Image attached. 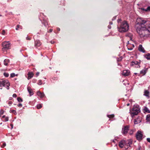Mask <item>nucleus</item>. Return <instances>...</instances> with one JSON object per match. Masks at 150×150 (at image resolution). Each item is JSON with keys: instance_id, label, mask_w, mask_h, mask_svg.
I'll return each instance as SVG.
<instances>
[{"instance_id": "1", "label": "nucleus", "mask_w": 150, "mask_h": 150, "mask_svg": "<svg viewBox=\"0 0 150 150\" xmlns=\"http://www.w3.org/2000/svg\"><path fill=\"white\" fill-rule=\"evenodd\" d=\"M135 28L141 37H147L150 34V22L141 18L137 19Z\"/></svg>"}, {"instance_id": "2", "label": "nucleus", "mask_w": 150, "mask_h": 150, "mask_svg": "<svg viewBox=\"0 0 150 150\" xmlns=\"http://www.w3.org/2000/svg\"><path fill=\"white\" fill-rule=\"evenodd\" d=\"M129 26L126 21L122 22L120 27L118 28V30L120 32L124 33L127 32L129 30Z\"/></svg>"}, {"instance_id": "3", "label": "nucleus", "mask_w": 150, "mask_h": 150, "mask_svg": "<svg viewBox=\"0 0 150 150\" xmlns=\"http://www.w3.org/2000/svg\"><path fill=\"white\" fill-rule=\"evenodd\" d=\"M10 83L8 80L3 79H0V87L4 86L6 87L7 89H8Z\"/></svg>"}, {"instance_id": "4", "label": "nucleus", "mask_w": 150, "mask_h": 150, "mask_svg": "<svg viewBox=\"0 0 150 150\" xmlns=\"http://www.w3.org/2000/svg\"><path fill=\"white\" fill-rule=\"evenodd\" d=\"M3 47L2 48V50L4 53H5L7 50L10 47V43L9 42L5 41L2 43Z\"/></svg>"}, {"instance_id": "5", "label": "nucleus", "mask_w": 150, "mask_h": 150, "mask_svg": "<svg viewBox=\"0 0 150 150\" xmlns=\"http://www.w3.org/2000/svg\"><path fill=\"white\" fill-rule=\"evenodd\" d=\"M139 112V109L137 108L134 107L133 108L132 114L134 115H137Z\"/></svg>"}, {"instance_id": "6", "label": "nucleus", "mask_w": 150, "mask_h": 150, "mask_svg": "<svg viewBox=\"0 0 150 150\" xmlns=\"http://www.w3.org/2000/svg\"><path fill=\"white\" fill-rule=\"evenodd\" d=\"M136 136L137 140H141L142 139L143 134L141 131H139L136 133Z\"/></svg>"}, {"instance_id": "7", "label": "nucleus", "mask_w": 150, "mask_h": 150, "mask_svg": "<svg viewBox=\"0 0 150 150\" xmlns=\"http://www.w3.org/2000/svg\"><path fill=\"white\" fill-rule=\"evenodd\" d=\"M129 126L127 125L125 126L124 128H122V131L124 134H125L127 133L129 129Z\"/></svg>"}, {"instance_id": "8", "label": "nucleus", "mask_w": 150, "mask_h": 150, "mask_svg": "<svg viewBox=\"0 0 150 150\" xmlns=\"http://www.w3.org/2000/svg\"><path fill=\"white\" fill-rule=\"evenodd\" d=\"M127 143L125 141L123 140L120 142L119 144V146L121 148H122L124 146H125Z\"/></svg>"}, {"instance_id": "9", "label": "nucleus", "mask_w": 150, "mask_h": 150, "mask_svg": "<svg viewBox=\"0 0 150 150\" xmlns=\"http://www.w3.org/2000/svg\"><path fill=\"white\" fill-rule=\"evenodd\" d=\"M130 73V71L128 70H124L122 72V74L124 76H128Z\"/></svg>"}, {"instance_id": "10", "label": "nucleus", "mask_w": 150, "mask_h": 150, "mask_svg": "<svg viewBox=\"0 0 150 150\" xmlns=\"http://www.w3.org/2000/svg\"><path fill=\"white\" fill-rule=\"evenodd\" d=\"M139 50L141 52H145V50H144V48L142 47V45H139Z\"/></svg>"}, {"instance_id": "11", "label": "nucleus", "mask_w": 150, "mask_h": 150, "mask_svg": "<svg viewBox=\"0 0 150 150\" xmlns=\"http://www.w3.org/2000/svg\"><path fill=\"white\" fill-rule=\"evenodd\" d=\"M37 95L38 96H40L41 98L45 96V94L43 93H42L40 91L37 92Z\"/></svg>"}, {"instance_id": "12", "label": "nucleus", "mask_w": 150, "mask_h": 150, "mask_svg": "<svg viewBox=\"0 0 150 150\" xmlns=\"http://www.w3.org/2000/svg\"><path fill=\"white\" fill-rule=\"evenodd\" d=\"M41 44L39 40H36L35 41V47H38L41 45Z\"/></svg>"}, {"instance_id": "13", "label": "nucleus", "mask_w": 150, "mask_h": 150, "mask_svg": "<svg viewBox=\"0 0 150 150\" xmlns=\"http://www.w3.org/2000/svg\"><path fill=\"white\" fill-rule=\"evenodd\" d=\"M27 89L28 92L29 93L30 96H31L33 94V91H32V89L30 87H28L27 88Z\"/></svg>"}, {"instance_id": "14", "label": "nucleus", "mask_w": 150, "mask_h": 150, "mask_svg": "<svg viewBox=\"0 0 150 150\" xmlns=\"http://www.w3.org/2000/svg\"><path fill=\"white\" fill-rule=\"evenodd\" d=\"M144 95L148 97V98L149 97V91L147 90H145L144 92Z\"/></svg>"}, {"instance_id": "15", "label": "nucleus", "mask_w": 150, "mask_h": 150, "mask_svg": "<svg viewBox=\"0 0 150 150\" xmlns=\"http://www.w3.org/2000/svg\"><path fill=\"white\" fill-rule=\"evenodd\" d=\"M28 79H30L33 76V74L32 72H29L28 74Z\"/></svg>"}, {"instance_id": "16", "label": "nucleus", "mask_w": 150, "mask_h": 150, "mask_svg": "<svg viewBox=\"0 0 150 150\" xmlns=\"http://www.w3.org/2000/svg\"><path fill=\"white\" fill-rule=\"evenodd\" d=\"M144 56L147 60H150V54L148 53L146 54Z\"/></svg>"}, {"instance_id": "17", "label": "nucleus", "mask_w": 150, "mask_h": 150, "mask_svg": "<svg viewBox=\"0 0 150 150\" xmlns=\"http://www.w3.org/2000/svg\"><path fill=\"white\" fill-rule=\"evenodd\" d=\"M9 62V60L8 59H5L4 61V64L5 65H7L8 63Z\"/></svg>"}, {"instance_id": "18", "label": "nucleus", "mask_w": 150, "mask_h": 150, "mask_svg": "<svg viewBox=\"0 0 150 150\" xmlns=\"http://www.w3.org/2000/svg\"><path fill=\"white\" fill-rule=\"evenodd\" d=\"M141 9L145 11H150V6H148L146 9L142 8Z\"/></svg>"}, {"instance_id": "19", "label": "nucleus", "mask_w": 150, "mask_h": 150, "mask_svg": "<svg viewBox=\"0 0 150 150\" xmlns=\"http://www.w3.org/2000/svg\"><path fill=\"white\" fill-rule=\"evenodd\" d=\"M144 110L146 112H147L148 113H150V111L148 108L146 107L144 109Z\"/></svg>"}, {"instance_id": "20", "label": "nucleus", "mask_w": 150, "mask_h": 150, "mask_svg": "<svg viewBox=\"0 0 150 150\" xmlns=\"http://www.w3.org/2000/svg\"><path fill=\"white\" fill-rule=\"evenodd\" d=\"M146 73V71L145 70H142L140 71V73L142 74L143 75H144Z\"/></svg>"}, {"instance_id": "21", "label": "nucleus", "mask_w": 150, "mask_h": 150, "mask_svg": "<svg viewBox=\"0 0 150 150\" xmlns=\"http://www.w3.org/2000/svg\"><path fill=\"white\" fill-rule=\"evenodd\" d=\"M134 122H135V124H137L138 123V122L140 123L141 122V121L140 119L138 120V119H135L134 120Z\"/></svg>"}, {"instance_id": "22", "label": "nucleus", "mask_w": 150, "mask_h": 150, "mask_svg": "<svg viewBox=\"0 0 150 150\" xmlns=\"http://www.w3.org/2000/svg\"><path fill=\"white\" fill-rule=\"evenodd\" d=\"M132 142L131 140H128V142H127V146L128 145H129V146H130V145L132 144Z\"/></svg>"}, {"instance_id": "23", "label": "nucleus", "mask_w": 150, "mask_h": 150, "mask_svg": "<svg viewBox=\"0 0 150 150\" xmlns=\"http://www.w3.org/2000/svg\"><path fill=\"white\" fill-rule=\"evenodd\" d=\"M138 64V62L137 61H132V62L131 65L132 66L134 65V64Z\"/></svg>"}, {"instance_id": "24", "label": "nucleus", "mask_w": 150, "mask_h": 150, "mask_svg": "<svg viewBox=\"0 0 150 150\" xmlns=\"http://www.w3.org/2000/svg\"><path fill=\"white\" fill-rule=\"evenodd\" d=\"M146 120L148 121H150V115H147Z\"/></svg>"}, {"instance_id": "25", "label": "nucleus", "mask_w": 150, "mask_h": 150, "mask_svg": "<svg viewBox=\"0 0 150 150\" xmlns=\"http://www.w3.org/2000/svg\"><path fill=\"white\" fill-rule=\"evenodd\" d=\"M107 117L109 118H113L114 117V114L107 115Z\"/></svg>"}, {"instance_id": "26", "label": "nucleus", "mask_w": 150, "mask_h": 150, "mask_svg": "<svg viewBox=\"0 0 150 150\" xmlns=\"http://www.w3.org/2000/svg\"><path fill=\"white\" fill-rule=\"evenodd\" d=\"M42 107V105L41 104H39L37 105V108L38 109H40Z\"/></svg>"}, {"instance_id": "27", "label": "nucleus", "mask_w": 150, "mask_h": 150, "mask_svg": "<svg viewBox=\"0 0 150 150\" xmlns=\"http://www.w3.org/2000/svg\"><path fill=\"white\" fill-rule=\"evenodd\" d=\"M17 99L18 102H22L23 101V100L22 98H21L20 97H18L17 98Z\"/></svg>"}, {"instance_id": "28", "label": "nucleus", "mask_w": 150, "mask_h": 150, "mask_svg": "<svg viewBox=\"0 0 150 150\" xmlns=\"http://www.w3.org/2000/svg\"><path fill=\"white\" fill-rule=\"evenodd\" d=\"M4 111L3 110H1L0 111V117L4 113Z\"/></svg>"}, {"instance_id": "29", "label": "nucleus", "mask_w": 150, "mask_h": 150, "mask_svg": "<svg viewBox=\"0 0 150 150\" xmlns=\"http://www.w3.org/2000/svg\"><path fill=\"white\" fill-rule=\"evenodd\" d=\"M4 76L6 77H8L9 76V74L8 73H4Z\"/></svg>"}, {"instance_id": "30", "label": "nucleus", "mask_w": 150, "mask_h": 150, "mask_svg": "<svg viewBox=\"0 0 150 150\" xmlns=\"http://www.w3.org/2000/svg\"><path fill=\"white\" fill-rule=\"evenodd\" d=\"M10 76L11 77H13L15 76V75L14 73H12V74H11Z\"/></svg>"}, {"instance_id": "31", "label": "nucleus", "mask_w": 150, "mask_h": 150, "mask_svg": "<svg viewBox=\"0 0 150 150\" xmlns=\"http://www.w3.org/2000/svg\"><path fill=\"white\" fill-rule=\"evenodd\" d=\"M144 4H145V5H144V6H148L150 4V3L149 2H145Z\"/></svg>"}, {"instance_id": "32", "label": "nucleus", "mask_w": 150, "mask_h": 150, "mask_svg": "<svg viewBox=\"0 0 150 150\" xmlns=\"http://www.w3.org/2000/svg\"><path fill=\"white\" fill-rule=\"evenodd\" d=\"M8 120V117H6L5 118L4 121L5 122L7 121Z\"/></svg>"}, {"instance_id": "33", "label": "nucleus", "mask_w": 150, "mask_h": 150, "mask_svg": "<svg viewBox=\"0 0 150 150\" xmlns=\"http://www.w3.org/2000/svg\"><path fill=\"white\" fill-rule=\"evenodd\" d=\"M19 27H20V25H17V26L16 27V30H18V28H19Z\"/></svg>"}, {"instance_id": "34", "label": "nucleus", "mask_w": 150, "mask_h": 150, "mask_svg": "<svg viewBox=\"0 0 150 150\" xmlns=\"http://www.w3.org/2000/svg\"><path fill=\"white\" fill-rule=\"evenodd\" d=\"M11 112H13L15 114H16L17 113L16 111L15 110H11Z\"/></svg>"}, {"instance_id": "35", "label": "nucleus", "mask_w": 150, "mask_h": 150, "mask_svg": "<svg viewBox=\"0 0 150 150\" xmlns=\"http://www.w3.org/2000/svg\"><path fill=\"white\" fill-rule=\"evenodd\" d=\"M17 105L19 107H21L22 106V104L21 103Z\"/></svg>"}, {"instance_id": "36", "label": "nucleus", "mask_w": 150, "mask_h": 150, "mask_svg": "<svg viewBox=\"0 0 150 150\" xmlns=\"http://www.w3.org/2000/svg\"><path fill=\"white\" fill-rule=\"evenodd\" d=\"M5 32L4 30H3L2 32V34L3 35H4Z\"/></svg>"}, {"instance_id": "37", "label": "nucleus", "mask_w": 150, "mask_h": 150, "mask_svg": "<svg viewBox=\"0 0 150 150\" xmlns=\"http://www.w3.org/2000/svg\"><path fill=\"white\" fill-rule=\"evenodd\" d=\"M42 82H41V80H39V82H38V84L39 85H41L42 84Z\"/></svg>"}, {"instance_id": "38", "label": "nucleus", "mask_w": 150, "mask_h": 150, "mask_svg": "<svg viewBox=\"0 0 150 150\" xmlns=\"http://www.w3.org/2000/svg\"><path fill=\"white\" fill-rule=\"evenodd\" d=\"M13 97L14 98H16L17 97V95L16 94H14L13 95Z\"/></svg>"}, {"instance_id": "39", "label": "nucleus", "mask_w": 150, "mask_h": 150, "mask_svg": "<svg viewBox=\"0 0 150 150\" xmlns=\"http://www.w3.org/2000/svg\"><path fill=\"white\" fill-rule=\"evenodd\" d=\"M12 103V102L11 101H9L8 102V104L10 105Z\"/></svg>"}, {"instance_id": "40", "label": "nucleus", "mask_w": 150, "mask_h": 150, "mask_svg": "<svg viewBox=\"0 0 150 150\" xmlns=\"http://www.w3.org/2000/svg\"><path fill=\"white\" fill-rule=\"evenodd\" d=\"M147 141L149 142H150V138H147Z\"/></svg>"}, {"instance_id": "41", "label": "nucleus", "mask_w": 150, "mask_h": 150, "mask_svg": "<svg viewBox=\"0 0 150 150\" xmlns=\"http://www.w3.org/2000/svg\"><path fill=\"white\" fill-rule=\"evenodd\" d=\"M26 40H30V38L28 37H27L26 38Z\"/></svg>"}, {"instance_id": "42", "label": "nucleus", "mask_w": 150, "mask_h": 150, "mask_svg": "<svg viewBox=\"0 0 150 150\" xmlns=\"http://www.w3.org/2000/svg\"><path fill=\"white\" fill-rule=\"evenodd\" d=\"M6 145V144L5 143H3V145H2V147H4Z\"/></svg>"}, {"instance_id": "43", "label": "nucleus", "mask_w": 150, "mask_h": 150, "mask_svg": "<svg viewBox=\"0 0 150 150\" xmlns=\"http://www.w3.org/2000/svg\"><path fill=\"white\" fill-rule=\"evenodd\" d=\"M39 72H37L36 73V75L37 76H38V75H39Z\"/></svg>"}, {"instance_id": "44", "label": "nucleus", "mask_w": 150, "mask_h": 150, "mask_svg": "<svg viewBox=\"0 0 150 150\" xmlns=\"http://www.w3.org/2000/svg\"><path fill=\"white\" fill-rule=\"evenodd\" d=\"M52 29H50L49 30L50 32L51 33L52 32Z\"/></svg>"}, {"instance_id": "45", "label": "nucleus", "mask_w": 150, "mask_h": 150, "mask_svg": "<svg viewBox=\"0 0 150 150\" xmlns=\"http://www.w3.org/2000/svg\"><path fill=\"white\" fill-rule=\"evenodd\" d=\"M128 50H132V48H128Z\"/></svg>"}, {"instance_id": "46", "label": "nucleus", "mask_w": 150, "mask_h": 150, "mask_svg": "<svg viewBox=\"0 0 150 150\" xmlns=\"http://www.w3.org/2000/svg\"><path fill=\"white\" fill-rule=\"evenodd\" d=\"M108 27L109 29H110L111 28V26L110 25H108Z\"/></svg>"}, {"instance_id": "47", "label": "nucleus", "mask_w": 150, "mask_h": 150, "mask_svg": "<svg viewBox=\"0 0 150 150\" xmlns=\"http://www.w3.org/2000/svg\"><path fill=\"white\" fill-rule=\"evenodd\" d=\"M57 30L58 31H59L60 30V29L59 28H57Z\"/></svg>"}, {"instance_id": "48", "label": "nucleus", "mask_w": 150, "mask_h": 150, "mask_svg": "<svg viewBox=\"0 0 150 150\" xmlns=\"http://www.w3.org/2000/svg\"><path fill=\"white\" fill-rule=\"evenodd\" d=\"M109 23H110V25H112V22H110Z\"/></svg>"}, {"instance_id": "49", "label": "nucleus", "mask_w": 150, "mask_h": 150, "mask_svg": "<svg viewBox=\"0 0 150 150\" xmlns=\"http://www.w3.org/2000/svg\"><path fill=\"white\" fill-rule=\"evenodd\" d=\"M2 117L3 118H5L6 117H5V115H4L2 116Z\"/></svg>"}, {"instance_id": "50", "label": "nucleus", "mask_w": 150, "mask_h": 150, "mask_svg": "<svg viewBox=\"0 0 150 150\" xmlns=\"http://www.w3.org/2000/svg\"><path fill=\"white\" fill-rule=\"evenodd\" d=\"M129 105V103H127V106H128Z\"/></svg>"}, {"instance_id": "51", "label": "nucleus", "mask_w": 150, "mask_h": 150, "mask_svg": "<svg viewBox=\"0 0 150 150\" xmlns=\"http://www.w3.org/2000/svg\"><path fill=\"white\" fill-rule=\"evenodd\" d=\"M51 43L52 44H53V43H54V42H52V41H51Z\"/></svg>"}, {"instance_id": "52", "label": "nucleus", "mask_w": 150, "mask_h": 150, "mask_svg": "<svg viewBox=\"0 0 150 150\" xmlns=\"http://www.w3.org/2000/svg\"><path fill=\"white\" fill-rule=\"evenodd\" d=\"M12 99V98H9V100H11Z\"/></svg>"}, {"instance_id": "53", "label": "nucleus", "mask_w": 150, "mask_h": 150, "mask_svg": "<svg viewBox=\"0 0 150 150\" xmlns=\"http://www.w3.org/2000/svg\"><path fill=\"white\" fill-rule=\"evenodd\" d=\"M2 124V123H0V124H1H1Z\"/></svg>"}]
</instances>
